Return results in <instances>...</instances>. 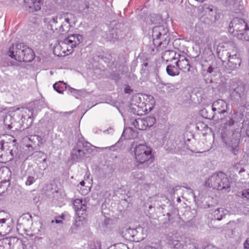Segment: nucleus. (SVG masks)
I'll return each instance as SVG.
<instances>
[{
  "label": "nucleus",
  "instance_id": "obj_1",
  "mask_svg": "<svg viewBox=\"0 0 249 249\" xmlns=\"http://www.w3.org/2000/svg\"><path fill=\"white\" fill-rule=\"evenodd\" d=\"M224 127L226 130L231 131L233 135L238 134L239 137L243 133V137H249V108H247L245 114L240 112L230 113L225 118Z\"/></svg>",
  "mask_w": 249,
  "mask_h": 249
},
{
  "label": "nucleus",
  "instance_id": "obj_2",
  "mask_svg": "<svg viewBox=\"0 0 249 249\" xmlns=\"http://www.w3.org/2000/svg\"><path fill=\"white\" fill-rule=\"evenodd\" d=\"M8 55L19 62H31L35 56L33 50L24 43L13 44L8 51Z\"/></svg>",
  "mask_w": 249,
  "mask_h": 249
},
{
  "label": "nucleus",
  "instance_id": "obj_3",
  "mask_svg": "<svg viewBox=\"0 0 249 249\" xmlns=\"http://www.w3.org/2000/svg\"><path fill=\"white\" fill-rule=\"evenodd\" d=\"M134 153V158L138 163V166L144 165L148 166L149 163H151L154 160L152 154V149L145 144H137V142H133L131 144V149Z\"/></svg>",
  "mask_w": 249,
  "mask_h": 249
},
{
  "label": "nucleus",
  "instance_id": "obj_4",
  "mask_svg": "<svg viewBox=\"0 0 249 249\" xmlns=\"http://www.w3.org/2000/svg\"><path fill=\"white\" fill-rule=\"evenodd\" d=\"M210 188L217 190H225L229 192L231 187L230 181L227 175L223 172L213 174L206 181Z\"/></svg>",
  "mask_w": 249,
  "mask_h": 249
},
{
  "label": "nucleus",
  "instance_id": "obj_5",
  "mask_svg": "<svg viewBox=\"0 0 249 249\" xmlns=\"http://www.w3.org/2000/svg\"><path fill=\"white\" fill-rule=\"evenodd\" d=\"M91 151L90 143L85 141L83 137L81 136L78 139L75 146L71 150V160L75 162H78L86 157Z\"/></svg>",
  "mask_w": 249,
  "mask_h": 249
},
{
  "label": "nucleus",
  "instance_id": "obj_6",
  "mask_svg": "<svg viewBox=\"0 0 249 249\" xmlns=\"http://www.w3.org/2000/svg\"><path fill=\"white\" fill-rule=\"evenodd\" d=\"M83 37L79 34H73L69 36L63 40L59 42V46L57 48H60V51L65 55H69L73 52L74 48L78 46L83 41Z\"/></svg>",
  "mask_w": 249,
  "mask_h": 249
},
{
  "label": "nucleus",
  "instance_id": "obj_7",
  "mask_svg": "<svg viewBox=\"0 0 249 249\" xmlns=\"http://www.w3.org/2000/svg\"><path fill=\"white\" fill-rule=\"evenodd\" d=\"M16 140L14 139L12 143L6 142L5 145L4 143L1 144V149L4 150L5 147L8 148L7 150L9 151V153L10 154L11 157L8 159H4L3 158V155H0V162L6 163L7 161L12 160L14 157H16L18 152V143H16ZM1 143V142H0Z\"/></svg>",
  "mask_w": 249,
  "mask_h": 249
},
{
  "label": "nucleus",
  "instance_id": "obj_8",
  "mask_svg": "<svg viewBox=\"0 0 249 249\" xmlns=\"http://www.w3.org/2000/svg\"><path fill=\"white\" fill-rule=\"evenodd\" d=\"M46 107V104L44 99L36 100L34 102L31 107H29L28 111L30 112L31 114L28 118V120L30 121L29 126H31L33 122V120L35 117L37 115L38 111L40 110L42 108H45Z\"/></svg>",
  "mask_w": 249,
  "mask_h": 249
},
{
  "label": "nucleus",
  "instance_id": "obj_9",
  "mask_svg": "<svg viewBox=\"0 0 249 249\" xmlns=\"http://www.w3.org/2000/svg\"><path fill=\"white\" fill-rule=\"evenodd\" d=\"M233 29L232 31H248L249 27L247 22L242 18L234 17L231 21L229 30Z\"/></svg>",
  "mask_w": 249,
  "mask_h": 249
},
{
  "label": "nucleus",
  "instance_id": "obj_10",
  "mask_svg": "<svg viewBox=\"0 0 249 249\" xmlns=\"http://www.w3.org/2000/svg\"><path fill=\"white\" fill-rule=\"evenodd\" d=\"M245 88L242 85H238L235 89L231 90V99L235 103H241L244 96Z\"/></svg>",
  "mask_w": 249,
  "mask_h": 249
},
{
  "label": "nucleus",
  "instance_id": "obj_11",
  "mask_svg": "<svg viewBox=\"0 0 249 249\" xmlns=\"http://www.w3.org/2000/svg\"><path fill=\"white\" fill-rule=\"evenodd\" d=\"M238 137H240L239 135L238 136ZM221 138L222 141L227 145L228 150L234 155H237L239 152V144L240 140L239 138L233 139L228 142H227V140H226L225 134L222 133Z\"/></svg>",
  "mask_w": 249,
  "mask_h": 249
},
{
  "label": "nucleus",
  "instance_id": "obj_12",
  "mask_svg": "<svg viewBox=\"0 0 249 249\" xmlns=\"http://www.w3.org/2000/svg\"><path fill=\"white\" fill-rule=\"evenodd\" d=\"M213 57L214 54L211 48L208 47L205 49L201 54V59L200 60V63L203 70H205V68L208 66L207 64L214 62Z\"/></svg>",
  "mask_w": 249,
  "mask_h": 249
},
{
  "label": "nucleus",
  "instance_id": "obj_13",
  "mask_svg": "<svg viewBox=\"0 0 249 249\" xmlns=\"http://www.w3.org/2000/svg\"><path fill=\"white\" fill-rule=\"evenodd\" d=\"M149 19L152 24L157 25L152 28V31H163L165 28L163 25V19L160 15L152 14L149 16Z\"/></svg>",
  "mask_w": 249,
  "mask_h": 249
},
{
  "label": "nucleus",
  "instance_id": "obj_14",
  "mask_svg": "<svg viewBox=\"0 0 249 249\" xmlns=\"http://www.w3.org/2000/svg\"><path fill=\"white\" fill-rule=\"evenodd\" d=\"M228 105L224 100L218 99L213 102L212 109L213 112L217 111L218 114H223L227 112Z\"/></svg>",
  "mask_w": 249,
  "mask_h": 249
},
{
  "label": "nucleus",
  "instance_id": "obj_15",
  "mask_svg": "<svg viewBox=\"0 0 249 249\" xmlns=\"http://www.w3.org/2000/svg\"><path fill=\"white\" fill-rule=\"evenodd\" d=\"M73 205L76 215L87 214V206L82 199H75L73 202Z\"/></svg>",
  "mask_w": 249,
  "mask_h": 249
},
{
  "label": "nucleus",
  "instance_id": "obj_16",
  "mask_svg": "<svg viewBox=\"0 0 249 249\" xmlns=\"http://www.w3.org/2000/svg\"><path fill=\"white\" fill-rule=\"evenodd\" d=\"M24 7L29 12L38 11L41 9L40 0H24Z\"/></svg>",
  "mask_w": 249,
  "mask_h": 249
},
{
  "label": "nucleus",
  "instance_id": "obj_17",
  "mask_svg": "<svg viewBox=\"0 0 249 249\" xmlns=\"http://www.w3.org/2000/svg\"><path fill=\"white\" fill-rule=\"evenodd\" d=\"M138 137V132L134 130L132 128L128 127L125 128L123 131L120 139L123 140L134 139Z\"/></svg>",
  "mask_w": 249,
  "mask_h": 249
},
{
  "label": "nucleus",
  "instance_id": "obj_18",
  "mask_svg": "<svg viewBox=\"0 0 249 249\" xmlns=\"http://www.w3.org/2000/svg\"><path fill=\"white\" fill-rule=\"evenodd\" d=\"M229 52L227 51V48L224 46L219 45L216 49V53L218 57L222 61L226 62L229 59Z\"/></svg>",
  "mask_w": 249,
  "mask_h": 249
},
{
  "label": "nucleus",
  "instance_id": "obj_19",
  "mask_svg": "<svg viewBox=\"0 0 249 249\" xmlns=\"http://www.w3.org/2000/svg\"><path fill=\"white\" fill-rule=\"evenodd\" d=\"M63 18H64L66 24L58 26L59 28V31H64L65 29L63 28L64 26H67V27H70L71 26V24L75 22L74 15L71 13H64L63 15Z\"/></svg>",
  "mask_w": 249,
  "mask_h": 249
},
{
  "label": "nucleus",
  "instance_id": "obj_20",
  "mask_svg": "<svg viewBox=\"0 0 249 249\" xmlns=\"http://www.w3.org/2000/svg\"><path fill=\"white\" fill-rule=\"evenodd\" d=\"M44 22L48 23L47 29L51 31H55L57 30L56 25L57 23V16L52 18L51 19L49 18H44Z\"/></svg>",
  "mask_w": 249,
  "mask_h": 249
},
{
  "label": "nucleus",
  "instance_id": "obj_21",
  "mask_svg": "<svg viewBox=\"0 0 249 249\" xmlns=\"http://www.w3.org/2000/svg\"><path fill=\"white\" fill-rule=\"evenodd\" d=\"M70 87L63 81L55 83L53 85V89L59 93L62 94L65 90L68 91V87Z\"/></svg>",
  "mask_w": 249,
  "mask_h": 249
},
{
  "label": "nucleus",
  "instance_id": "obj_22",
  "mask_svg": "<svg viewBox=\"0 0 249 249\" xmlns=\"http://www.w3.org/2000/svg\"><path fill=\"white\" fill-rule=\"evenodd\" d=\"M138 234V231L136 229L134 228H128L126 229L125 232V236L126 238H128L129 240L135 241L136 240H138V238H135Z\"/></svg>",
  "mask_w": 249,
  "mask_h": 249
},
{
  "label": "nucleus",
  "instance_id": "obj_23",
  "mask_svg": "<svg viewBox=\"0 0 249 249\" xmlns=\"http://www.w3.org/2000/svg\"><path fill=\"white\" fill-rule=\"evenodd\" d=\"M166 71L167 73L171 76H175L178 75L180 71L178 68L176 66L169 65L166 67Z\"/></svg>",
  "mask_w": 249,
  "mask_h": 249
},
{
  "label": "nucleus",
  "instance_id": "obj_24",
  "mask_svg": "<svg viewBox=\"0 0 249 249\" xmlns=\"http://www.w3.org/2000/svg\"><path fill=\"white\" fill-rule=\"evenodd\" d=\"M227 51L229 52V56L230 59H237V61H239L238 56L237 55L238 53L237 48L235 47L234 44L231 45L226 47Z\"/></svg>",
  "mask_w": 249,
  "mask_h": 249
},
{
  "label": "nucleus",
  "instance_id": "obj_25",
  "mask_svg": "<svg viewBox=\"0 0 249 249\" xmlns=\"http://www.w3.org/2000/svg\"><path fill=\"white\" fill-rule=\"evenodd\" d=\"M15 237L5 238L0 240V249H11V241Z\"/></svg>",
  "mask_w": 249,
  "mask_h": 249
},
{
  "label": "nucleus",
  "instance_id": "obj_26",
  "mask_svg": "<svg viewBox=\"0 0 249 249\" xmlns=\"http://www.w3.org/2000/svg\"><path fill=\"white\" fill-rule=\"evenodd\" d=\"M227 211L223 208H218L214 211L213 216L214 220H221L225 216Z\"/></svg>",
  "mask_w": 249,
  "mask_h": 249
},
{
  "label": "nucleus",
  "instance_id": "obj_27",
  "mask_svg": "<svg viewBox=\"0 0 249 249\" xmlns=\"http://www.w3.org/2000/svg\"><path fill=\"white\" fill-rule=\"evenodd\" d=\"M133 125L134 127L140 130H144L147 128L145 126V123L144 119L138 118L133 122Z\"/></svg>",
  "mask_w": 249,
  "mask_h": 249
},
{
  "label": "nucleus",
  "instance_id": "obj_28",
  "mask_svg": "<svg viewBox=\"0 0 249 249\" xmlns=\"http://www.w3.org/2000/svg\"><path fill=\"white\" fill-rule=\"evenodd\" d=\"M152 37L153 44L155 46H160L163 42L161 41V32H152Z\"/></svg>",
  "mask_w": 249,
  "mask_h": 249
},
{
  "label": "nucleus",
  "instance_id": "obj_29",
  "mask_svg": "<svg viewBox=\"0 0 249 249\" xmlns=\"http://www.w3.org/2000/svg\"><path fill=\"white\" fill-rule=\"evenodd\" d=\"M103 36L105 38L107 41L115 42L119 38L117 32H105V35Z\"/></svg>",
  "mask_w": 249,
  "mask_h": 249
},
{
  "label": "nucleus",
  "instance_id": "obj_30",
  "mask_svg": "<svg viewBox=\"0 0 249 249\" xmlns=\"http://www.w3.org/2000/svg\"><path fill=\"white\" fill-rule=\"evenodd\" d=\"M176 65L178 68L179 70L190 71L191 66L189 60H185L179 63H176Z\"/></svg>",
  "mask_w": 249,
  "mask_h": 249
},
{
  "label": "nucleus",
  "instance_id": "obj_31",
  "mask_svg": "<svg viewBox=\"0 0 249 249\" xmlns=\"http://www.w3.org/2000/svg\"><path fill=\"white\" fill-rule=\"evenodd\" d=\"M77 216L76 217L74 225L79 228L83 225L86 222L87 214L85 215H76Z\"/></svg>",
  "mask_w": 249,
  "mask_h": 249
},
{
  "label": "nucleus",
  "instance_id": "obj_32",
  "mask_svg": "<svg viewBox=\"0 0 249 249\" xmlns=\"http://www.w3.org/2000/svg\"><path fill=\"white\" fill-rule=\"evenodd\" d=\"M228 62L227 63V69L230 70H234L238 68L237 67V63H238V66H240V60H239V61H237V59L234 60V59H229L227 60Z\"/></svg>",
  "mask_w": 249,
  "mask_h": 249
},
{
  "label": "nucleus",
  "instance_id": "obj_33",
  "mask_svg": "<svg viewBox=\"0 0 249 249\" xmlns=\"http://www.w3.org/2000/svg\"><path fill=\"white\" fill-rule=\"evenodd\" d=\"M38 176L35 172L31 175H29L27 177V180L25 182V184L27 186H30L33 184L38 178Z\"/></svg>",
  "mask_w": 249,
  "mask_h": 249
},
{
  "label": "nucleus",
  "instance_id": "obj_34",
  "mask_svg": "<svg viewBox=\"0 0 249 249\" xmlns=\"http://www.w3.org/2000/svg\"><path fill=\"white\" fill-rule=\"evenodd\" d=\"M68 91L71 93L73 96L77 99L81 97L83 93V91L82 90L76 89L71 87H68Z\"/></svg>",
  "mask_w": 249,
  "mask_h": 249
},
{
  "label": "nucleus",
  "instance_id": "obj_35",
  "mask_svg": "<svg viewBox=\"0 0 249 249\" xmlns=\"http://www.w3.org/2000/svg\"><path fill=\"white\" fill-rule=\"evenodd\" d=\"M143 119L145 123V126L146 128H150L151 127L153 126L156 122V120L154 117L148 116Z\"/></svg>",
  "mask_w": 249,
  "mask_h": 249
},
{
  "label": "nucleus",
  "instance_id": "obj_36",
  "mask_svg": "<svg viewBox=\"0 0 249 249\" xmlns=\"http://www.w3.org/2000/svg\"><path fill=\"white\" fill-rule=\"evenodd\" d=\"M149 64L148 62V59L145 58L143 61L142 64V69L140 71V72L142 74H147L149 72Z\"/></svg>",
  "mask_w": 249,
  "mask_h": 249
},
{
  "label": "nucleus",
  "instance_id": "obj_37",
  "mask_svg": "<svg viewBox=\"0 0 249 249\" xmlns=\"http://www.w3.org/2000/svg\"><path fill=\"white\" fill-rule=\"evenodd\" d=\"M132 177L134 179L142 180L144 178V174L140 171H136L132 172Z\"/></svg>",
  "mask_w": 249,
  "mask_h": 249
},
{
  "label": "nucleus",
  "instance_id": "obj_38",
  "mask_svg": "<svg viewBox=\"0 0 249 249\" xmlns=\"http://www.w3.org/2000/svg\"><path fill=\"white\" fill-rule=\"evenodd\" d=\"M236 36L240 40L249 41V32H240L237 34Z\"/></svg>",
  "mask_w": 249,
  "mask_h": 249
},
{
  "label": "nucleus",
  "instance_id": "obj_39",
  "mask_svg": "<svg viewBox=\"0 0 249 249\" xmlns=\"http://www.w3.org/2000/svg\"><path fill=\"white\" fill-rule=\"evenodd\" d=\"M201 114L203 118L209 120L213 119L214 116L213 113H209L208 110L206 108L201 110Z\"/></svg>",
  "mask_w": 249,
  "mask_h": 249
},
{
  "label": "nucleus",
  "instance_id": "obj_40",
  "mask_svg": "<svg viewBox=\"0 0 249 249\" xmlns=\"http://www.w3.org/2000/svg\"><path fill=\"white\" fill-rule=\"evenodd\" d=\"M169 32H165L163 35L161 34V41L162 44H168L170 40Z\"/></svg>",
  "mask_w": 249,
  "mask_h": 249
},
{
  "label": "nucleus",
  "instance_id": "obj_41",
  "mask_svg": "<svg viewBox=\"0 0 249 249\" xmlns=\"http://www.w3.org/2000/svg\"><path fill=\"white\" fill-rule=\"evenodd\" d=\"M35 156H41V159H42L43 162H46L47 158L46 155L43 152L38 151L34 152Z\"/></svg>",
  "mask_w": 249,
  "mask_h": 249
},
{
  "label": "nucleus",
  "instance_id": "obj_42",
  "mask_svg": "<svg viewBox=\"0 0 249 249\" xmlns=\"http://www.w3.org/2000/svg\"><path fill=\"white\" fill-rule=\"evenodd\" d=\"M144 249H161L160 247V245L157 243H152L151 244L146 245Z\"/></svg>",
  "mask_w": 249,
  "mask_h": 249
},
{
  "label": "nucleus",
  "instance_id": "obj_43",
  "mask_svg": "<svg viewBox=\"0 0 249 249\" xmlns=\"http://www.w3.org/2000/svg\"><path fill=\"white\" fill-rule=\"evenodd\" d=\"M122 140L120 139L115 144L111 146L107 147L106 148H108L109 150L112 151H116L118 148L120 147L121 146L120 143L121 142Z\"/></svg>",
  "mask_w": 249,
  "mask_h": 249
},
{
  "label": "nucleus",
  "instance_id": "obj_44",
  "mask_svg": "<svg viewBox=\"0 0 249 249\" xmlns=\"http://www.w3.org/2000/svg\"><path fill=\"white\" fill-rule=\"evenodd\" d=\"M233 168L234 170L236 172H238L239 173H241L245 171L244 167L242 166V164H241L240 163H237L236 164H235L233 166Z\"/></svg>",
  "mask_w": 249,
  "mask_h": 249
},
{
  "label": "nucleus",
  "instance_id": "obj_45",
  "mask_svg": "<svg viewBox=\"0 0 249 249\" xmlns=\"http://www.w3.org/2000/svg\"><path fill=\"white\" fill-rule=\"evenodd\" d=\"M110 78L112 80H113L117 82L120 79L121 77H120V74L118 73H117L115 71H113L110 74Z\"/></svg>",
  "mask_w": 249,
  "mask_h": 249
},
{
  "label": "nucleus",
  "instance_id": "obj_46",
  "mask_svg": "<svg viewBox=\"0 0 249 249\" xmlns=\"http://www.w3.org/2000/svg\"><path fill=\"white\" fill-rule=\"evenodd\" d=\"M176 54L175 53V56L173 58V59L174 60L178 59V60L176 63H179L181 61H183L185 60H188V59L186 57H185L184 55H180L179 54H178V57H176Z\"/></svg>",
  "mask_w": 249,
  "mask_h": 249
},
{
  "label": "nucleus",
  "instance_id": "obj_47",
  "mask_svg": "<svg viewBox=\"0 0 249 249\" xmlns=\"http://www.w3.org/2000/svg\"><path fill=\"white\" fill-rule=\"evenodd\" d=\"M213 62H211V63L207 64L208 66L205 67V70L204 71H206L208 73H212L214 70V67L213 66Z\"/></svg>",
  "mask_w": 249,
  "mask_h": 249
},
{
  "label": "nucleus",
  "instance_id": "obj_48",
  "mask_svg": "<svg viewBox=\"0 0 249 249\" xmlns=\"http://www.w3.org/2000/svg\"><path fill=\"white\" fill-rule=\"evenodd\" d=\"M204 10L206 13L213 12V5H205Z\"/></svg>",
  "mask_w": 249,
  "mask_h": 249
},
{
  "label": "nucleus",
  "instance_id": "obj_49",
  "mask_svg": "<svg viewBox=\"0 0 249 249\" xmlns=\"http://www.w3.org/2000/svg\"><path fill=\"white\" fill-rule=\"evenodd\" d=\"M156 81L159 84H160L163 85H166V84L164 83V82L162 80L161 78L158 73H156Z\"/></svg>",
  "mask_w": 249,
  "mask_h": 249
},
{
  "label": "nucleus",
  "instance_id": "obj_50",
  "mask_svg": "<svg viewBox=\"0 0 249 249\" xmlns=\"http://www.w3.org/2000/svg\"><path fill=\"white\" fill-rule=\"evenodd\" d=\"M242 195L243 196L249 200V189L244 190L242 192Z\"/></svg>",
  "mask_w": 249,
  "mask_h": 249
},
{
  "label": "nucleus",
  "instance_id": "obj_51",
  "mask_svg": "<svg viewBox=\"0 0 249 249\" xmlns=\"http://www.w3.org/2000/svg\"><path fill=\"white\" fill-rule=\"evenodd\" d=\"M124 92L125 93L131 94L133 92V90L129 85H127L124 89Z\"/></svg>",
  "mask_w": 249,
  "mask_h": 249
},
{
  "label": "nucleus",
  "instance_id": "obj_52",
  "mask_svg": "<svg viewBox=\"0 0 249 249\" xmlns=\"http://www.w3.org/2000/svg\"><path fill=\"white\" fill-rule=\"evenodd\" d=\"M234 12H239L241 13L242 15L246 16L247 15L246 13L243 10V7H239V8L236 9H234Z\"/></svg>",
  "mask_w": 249,
  "mask_h": 249
},
{
  "label": "nucleus",
  "instance_id": "obj_53",
  "mask_svg": "<svg viewBox=\"0 0 249 249\" xmlns=\"http://www.w3.org/2000/svg\"><path fill=\"white\" fill-rule=\"evenodd\" d=\"M101 244L100 242H96L94 243L93 247L91 249H101Z\"/></svg>",
  "mask_w": 249,
  "mask_h": 249
},
{
  "label": "nucleus",
  "instance_id": "obj_54",
  "mask_svg": "<svg viewBox=\"0 0 249 249\" xmlns=\"http://www.w3.org/2000/svg\"><path fill=\"white\" fill-rule=\"evenodd\" d=\"M244 249H249V238H248L246 240L244 244Z\"/></svg>",
  "mask_w": 249,
  "mask_h": 249
},
{
  "label": "nucleus",
  "instance_id": "obj_55",
  "mask_svg": "<svg viewBox=\"0 0 249 249\" xmlns=\"http://www.w3.org/2000/svg\"><path fill=\"white\" fill-rule=\"evenodd\" d=\"M120 248L121 249H129L127 245L123 243L120 244Z\"/></svg>",
  "mask_w": 249,
  "mask_h": 249
},
{
  "label": "nucleus",
  "instance_id": "obj_56",
  "mask_svg": "<svg viewBox=\"0 0 249 249\" xmlns=\"http://www.w3.org/2000/svg\"><path fill=\"white\" fill-rule=\"evenodd\" d=\"M6 118V117H5L3 119L4 124L8 129H11L12 128V126H11V124H6V123H5Z\"/></svg>",
  "mask_w": 249,
  "mask_h": 249
},
{
  "label": "nucleus",
  "instance_id": "obj_57",
  "mask_svg": "<svg viewBox=\"0 0 249 249\" xmlns=\"http://www.w3.org/2000/svg\"><path fill=\"white\" fill-rule=\"evenodd\" d=\"M113 132L114 129L111 127H109V128H108L107 129L104 131L105 133L107 132L108 133H112Z\"/></svg>",
  "mask_w": 249,
  "mask_h": 249
},
{
  "label": "nucleus",
  "instance_id": "obj_58",
  "mask_svg": "<svg viewBox=\"0 0 249 249\" xmlns=\"http://www.w3.org/2000/svg\"><path fill=\"white\" fill-rule=\"evenodd\" d=\"M32 137H33V140L35 138H36V139H37V140L38 141V142H39L40 140H41V138L38 136H37V135H34L33 136H31L30 138H29V140L30 141H32L31 140V138Z\"/></svg>",
  "mask_w": 249,
  "mask_h": 249
},
{
  "label": "nucleus",
  "instance_id": "obj_59",
  "mask_svg": "<svg viewBox=\"0 0 249 249\" xmlns=\"http://www.w3.org/2000/svg\"><path fill=\"white\" fill-rule=\"evenodd\" d=\"M111 25H115L116 26V29H117V27H120L121 24L120 23H117L115 21H113L111 23Z\"/></svg>",
  "mask_w": 249,
  "mask_h": 249
},
{
  "label": "nucleus",
  "instance_id": "obj_60",
  "mask_svg": "<svg viewBox=\"0 0 249 249\" xmlns=\"http://www.w3.org/2000/svg\"><path fill=\"white\" fill-rule=\"evenodd\" d=\"M55 222L57 224L62 223V221L59 218V217H57L55 219Z\"/></svg>",
  "mask_w": 249,
  "mask_h": 249
},
{
  "label": "nucleus",
  "instance_id": "obj_61",
  "mask_svg": "<svg viewBox=\"0 0 249 249\" xmlns=\"http://www.w3.org/2000/svg\"><path fill=\"white\" fill-rule=\"evenodd\" d=\"M180 188V186H177L175 188H173L174 193H175V192L177 191V190H178V189H179Z\"/></svg>",
  "mask_w": 249,
  "mask_h": 249
},
{
  "label": "nucleus",
  "instance_id": "obj_62",
  "mask_svg": "<svg viewBox=\"0 0 249 249\" xmlns=\"http://www.w3.org/2000/svg\"><path fill=\"white\" fill-rule=\"evenodd\" d=\"M6 221V220L5 218L0 219V224L5 223Z\"/></svg>",
  "mask_w": 249,
  "mask_h": 249
},
{
  "label": "nucleus",
  "instance_id": "obj_63",
  "mask_svg": "<svg viewBox=\"0 0 249 249\" xmlns=\"http://www.w3.org/2000/svg\"><path fill=\"white\" fill-rule=\"evenodd\" d=\"M186 188L187 189H188V190H190V191H191V193H192V194H193V196H194V197L195 198V197H196V196H195V194H194V193L193 192V191L192 189L191 188H190V187H186Z\"/></svg>",
  "mask_w": 249,
  "mask_h": 249
},
{
  "label": "nucleus",
  "instance_id": "obj_64",
  "mask_svg": "<svg viewBox=\"0 0 249 249\" xmlns=\"http://www.w3.org/2000/svg\"><path fill=\"white\" fill-rule=\"evenodd\" d=\"M79 184H80L81 186H85V181H84V180H82V181H81L80 182Z\"/></svg>",
  "mask_w": 249,
  "mask_h": 249
}]
</instances>
